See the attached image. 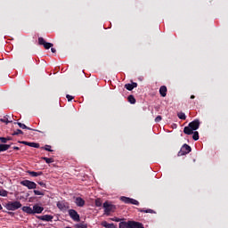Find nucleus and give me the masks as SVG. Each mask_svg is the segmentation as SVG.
I'll return each instance as SVG.
<instances>
[{"label":"nucleus","instance_id":"f704fd0d","mask_svg":"<svg viewBox=\"0 0 228 228\" xmlns=\"http://www.w3.org/2000/svg\"><path fill=\"white\" fill-rule=\"evenodd\" d=\"M66 98L68 99L69 102L72 101V99H74V96L67 94Z\"/></svg>","mask_w":228,"mask_h":228},{"label":"nucleus","instance_id":"f3484780","mask_svg":"<svg viewBox=\"0 0 228 228\" xmlns=\"http://www.w3.org/2000/svg\"><path fill=\"white\" fill-rule=\"evenodd\" d=\"M22 211L28 215H33V208H31V207H23Z\"/></svg>","mask_w":228,"mask_h":228},{"label":"nucleus","instance_id":"2eb2a0df","mask_svg":"<svg viewBox=\"0 0 228 228\" xmlns=\"http://www.w3.org/2000/svg\"><path fill=\"white\" fill-rule=\"evenodd\" d=\"M119 228H131V221L119 223Z\"/></svg>","mask_w":228,"mask_h":228},{"label":"nucleus","instance_id":"4be33fe9","mask_svg":"<svg viewBox=\"0 0 228 228\" xmlns=\"http://www.w3.org/2000/svg\"><path fill=\"white\" fill-rule=\"evenodd\" d=\"M128 102H130V104H135L136 103V99L134 98V96L129 95L128 96Z\"/></svg>","mask_w":228,"mask_h":228},{"label":"nucleus","instance_id":"4468645a","mask_svg":"<svg viewBox=\"0 0 228 228\" xmlns=\"http://www.w3.org/2000/svg\"><path fill=\"white\" fill-rule=\"evenodd\" d=\"M130 228H144L143 224L138 222L131 221V227Z\"/></svg>","mask_w":228,"mask_h":228},{"label":"nucleus","instance_id":"6ab92c4d","mask_svg":"<svg viewBox=\"0 0 228 228\" xmlns=\"http://www.w3.org/2000/svg\"><path fill=\"white\" fill-rule=\"evenodd\" d=\"M10 149V144H0V152H4Z\"/></svg>","mask_w":228,"mask_h":228},{"label":"nucleus","instance_id":"dca6fc26","mask_svg":"<svg viewBox=\"0 0 228 228\" xmlns=\"http://www.w3.org/2000/svg\"><path fill=\"white\" fill-rule=\"evenodd\" d=\"M159 94H160L161 97H167V86H160Z\"/></svg>","mask_w":228,"mask_h":228},{"label":"nucleus","instance_id":"79ce46f5","mask_svg":"<svg viewBox=\"0 0 228 228\" xmlns=\"http://www.w3.org/2000/svg\"><path fill=\"white\" fill-rule=\"evenodd\" d=\"M191 99H195V95H191Z\"/></svg>","mask_w":228,"mask_h":228},{"label":"nucleus","instance_id":"37998d69","mask_svg":"<svg viewBox=\"0 0 228 228\" xmlns=\"http://www.w3.org/2000/svg\"><path fill=\"white\" fill-rule=\"evenodd\" d=\"M0 209H3V206H1V204H0Z\"/></svg>","mask_w":228,"mask_h":228},{"label":"nucleus","instance_id":"4c0bfd02","mask_svg":"<svg viewBox=\"0 0 228 228\" xmlns=\"http://www.w3.org/2000/svg\"><path fill=\"white\" fill-rule=\"evenodd\" d=\"M132 86H133V88H136V86H138V84H136V83H132Z\"/></svg>","mask_w":228,"mask_h":228},{"label":"nucleus","instance_id":"a19ab883","mask_svg":"<svg viewBox=\"0 0 228 228\" xmlns=\"http://www.w3.org/2000/svg\"><path fill=\"white\" fill-rule=\"evenodd\" d=\"M51 51H52V53H56V49H54V48H52Z\"/></svg>","mask_w":228,"mask_h":228},{"label":"nucleus","instance_id":"2f4dec72","mask_svg":"<svg viewBox=\"0 0 228 228\" xmlns=\"http://www.w3.org/2000/svg\"><path fill=\"white\" fill-rule=\"evenodd\" d=\"M43 149L48 152H53V150H51V145H45Z\"/></svg>","mask_w":228,"mask_h":228},{"label":"nucleus","instance_id":"a211bd4d","mask_svg":"<svg viewBox=\"0 0 228 228\" xmlns=\"http://www.w3.org/2000/svg\"><path fill=\"white\" fill-rule=\"evenodd\" d=\"M102 227H105V228H116L114 224H109L106 221H103L102 223Z\"/></svg>","mask_w":228,"mask_h":228},{"label":"nucleus","instance_id":"a878e982","mask_svg":"<svg viewBox=\"0 0 228 228\" xmlns=\"http://www.w3.org/2000/svg\"><path fill=\"white\" fill-rule=\"evenodd\" d=\"M34 195H40L41 197H44V195H45V193H44V191H42L34 190Z\"/></svg>","mask_w":228,"mask_h":228},{"label":"nucleus","instance_id":"cd10ccee","mask_svg":"<svg viewBox=\"0 0 228 228\" xmlns=\"http://www.w3.org/2000/svg\"><path fill=\"white\" fill-rule=\"evenodd\" d=\"M19 127H20L21 129H28L31 130V128L28 127L26 125L22 124V123H17Z\"/></svg>","mask_w":228,"mask_h":228},{"label":"nucleus","instance_id":"f03ea898","mask_svg":"<svg viewBox=\"0 0 228 228\" xmlns=\"http://www.w3.org/2000/svg\"><path fill=\"white\" fill-rule=\"evenodd\" d=\"M5 208L8 211H17V209L22 208V204L20 201H9Z\"/></svg>","mask_w":228,"mask_h":228},{"label":"nucleus","instance_id":"6e6552de","mask_svg":"<svg viewBox=\"0 0 228 228\" xmlns=\"http://www.w3.org/2000/svg\"><path fill=\"white\" fill-rule=\"evenodd\" d=\"M69 215L70 218H72V220H74L75 222H79V214H77V212L76 210L69 209Z\"/></svg>","mask_w":228,"mask_h":228},{"label":"nucleus","instance_id":"393cba45","mask_svg":"<svg viewBox=\"0 0 228 228\" xmlns=\"http://www.w3.org/2000/svg\"><path fill=\"white\" fill-rule=\"evenodd\" d=\"M0 197H8V192L4 189H0Z\"/></svg>","mask_w":228,"mask_h":228},{"label":"nucleus","instance_id":"412c9836","mask_svg":"<svg viewBox=\"0 0 228 228\" xmlns=\"http://www.w3.org/2000/svg\"><path fill=\"white\" fill-rule=\"evenodd\" d=\"M9 116L4 117V118H0V122H4V124L12 123V119L8 118Z\"/></svg>","mask_w":228,"mask_h":228},{"label":"nucleus","instance_id":"c756f323","mask_svg":"<svg viewBox=\"0 0 228 228\" xmlns=\"http://www.w3.org/2000/svg\"><path fill=\"white\" fill-rule=\"evenodd\" d=\"M17 134H23L22 130L17 129L16 131H14V132L12 133V135H13V136H15V135H17Z\"/></svg>","mask_w":228,"mask_h":228},{"label":"nucleus","instance_id":"9b49d317","mask_svg":"<svg viewBox=\"0 0 228 228\" xmlns=\"http://www.w3.org/2000/svg\"><path fill=\"white\" fill-rule=\"evenodd\" d=\"M42 211H44L43 207H40L38 205H34L33 206V209H32L33 215H35V213L40 214V213H42Z\"/></svg>","mask_w":228,"mask_h":228},{"label":"nucleus","instance_id":"ea45409f","mask_svg":"<svg viewBox=\"0 0 228 228\" xmlns=\"http://www.w3.org/2000/svg\"><path fill=\"white\" fill-rule=\"evenodd\" d=\"M13 150H14V151H19V147L14 146V147H13Z\"/></svg>","mask_w":228,"mask_h":228},{"label":"nucleus","instance_id":"473e14b6","mask_svg":"<svg viewBox=\"0 0 228 228\" xmlns=\"http://www.w3.org/2000/svg\"><path fill=\"white\" fill-rule=\"evenodd\" d=\"M8 140H10V138L0 137V141L2 142V143H6Z\"/></svg>","mask_w":228,"mask_h":228},{"label":"nucleus","instance_id":"1a4fd4ad","mask_svg":"<svg viewBox=\"0 0 228 228\" xmlns=\"http://www.w3.org/2000/svg\"><path fill=\"white\" fill-rule=\"evenodd\" d=\"M57 208L61 209V211H67L69 209V203L65 201H59L57 202Z\"/></svg>","mask_w":228,"mask_h":228},{"label":"nucleus","instance_id":"9d476101","mask_svg":"<svg viewBox=\"0 0 228 228\" xmlns=\"http://www.w3.org/2000/svg\"><path fill=\"white\" fill-rule=\"evenodd\" d=\"M75 204L78 206V208H83V206H85V200H83V198L77 197L75 200Z\"/></svg>","mask_w":228,"mask_h":228},{"label":"nucleus","instance_id":"72a5a7b5","mask_svg":"<svg viewBox=\"0 0 228 228\" xmlns=\"http://www.w3.org/2000/svg\"><path fill=\"white\" fill-rule=\"evenodd\" d=\"M38 184L42 186L43 188H47V185L44 182H38Z\"/></svg>","mask_w":228,"mask_h":228},{"label":"nucleus","instance_id":"c03bdc74","mask_svg":"<svg viewBox=\"0 0 228 228\" xmlns=\"http://www.w3.org/2000/svg\"><path fill=\"white\" fill-rule=\"evenodd\" d=\"M145 213H149V211H148V210H146V211H145Z\"/></svg>","mask_w":228,"mask_h":228},{"label":"nucleus","instance_id":"0eeeda50","mask_svg":"<svg viewBox=\"0 0 228 228\" xmlns=\"http://www.w3.org/2000/svg\"><path fill=\"white\" fill-rule=\"evenodd\" d=\"M38 44L39 45H44L45 49H51V47H53V45L52 43L45 42V39H44V37L38 38Z\"/></svg>","mask_w":228,"mask_h":228},{"label":"nucleus","instance_id":"39448f33","mask_svg":"<svg viewBox=\"0 0 228 228\" xmlns=\"http://www.w3.org/2000/svg\"><path fill=\"white\" fill-rule=\"evenodd\" d=\"M120 200L125 204H133L134 206H138L140 202L134 199L127 198V197H121Z\"/></svg>","mask_w":228,"mask_h":228},{"label":"nucleus","instance_id":"20e7f679","mask_svg":"<svg viewBox=\"0 0 228 228\" xmlns=\"http://www.w3.org/2000/svg\"><path fill=\"white\" fill-rule=\"evenodd\" d=\"M20 184H22V186H26L28 190H36L37 188V183L29 180H23L20 182Z\"/></svg>","mask_w":228,"mask_h":228},{"label":"nucleus","instance_id":"b1692460","mask_svg":"<svg viewBox=\"0 0 228 228\" xmlns=\"http://www.w3.org/2000/svg\"><path fill=\"white\" fill-rule=\"evenodd\" d=\"M28 147H33L34 149H38L40 147V144H38L37 142H28Z\"/></svg>","mask_w":228,"mask_h":228},{"label":"nucleus","instance_id":"bb28decb","mask_svg":"<svg viewBox=\"0 0 228 228\" xmlns=\"http://www.w3.org/2000/svg\"><path fill=\"white\" fill-rule=\"evenodd\" d=\"M95 206H96L97 208H101V206H102V200H101V199H97V200H95Z\"/></svg>","mask_w":228,"mask_h":228},{"label":"nucleus","instance_id":"f257e3e1","mask_svg":"<svg viewBox=\"0 0 228 228\" xmlns=\"http://www.w3.org/2000/svg\"><path fill=\"white\" fill-rule=\"evenodd\" d=\"M200 127V121L199 119H195L189 123L188 126L183 128L184 134H193V131H197Z\"/></svg>","mask_w":228,"mask_h":228},{"label":"nucleus","instance_id":"423d86ee","mask_svg":"<svg viewBox=\"0 0 228 228\" xmlns=\"http://www.w3.org/2000/svg\"><path fill=\"white\" fill-rule=\"evenodd\" d=\"M190 152H191V147L188 144H183L179 151V156H184L190 154Z\"/></svg>","mask_w":228,"mask_h":228},{"label":"nucleus","instance_id":"ddd939ff","mask_svg":"<svg viewBox=\"0 0 228 228\" xmlns=\"http://www.w3.org/2000/svg\"><path fill=\"white\" fill-rule=\"evenodd\" d=\"M27 174L31 175V177H38L39 175H43L44 173H42L41 171H39V172L27 171Z\"/></svg>","mask_w":228,"mask_h":228},{"label":"nucleus","instance_id":"7c9ffc66","mask_svg":"<svg viewBox=\"0 0 228 228\" xmlns=\"http://www.w3.org/2000/svg\"><path fill=\"white\" fill-rule=\"evenodd\" d=\"M125 88H126V90H129L131 92V90H133V85L132 84H126L125 85Z\"/></svg>","mask_w":228,"mask_h":228},{"label":"nucleus","instance_id":"e433bc0d","mask_svg":"<svg viewBox=\"0 0 228 228\" xmlns=\"http://www.w3.org/2000/svg\"><path fill=\"white\" fill-rule=\"evenodd\" d=\"M161 120H162L161 116H158V117L155 118V122H161Z\"/></svg>","mask_w":228,"mask_h":228},{"label":"nucleus","instance_id":"c9c22d12","mask_svg":"<svg viewBox=\"0 0 228 228\" xmlns=\"http://www.w3.org/2000/svg\"><path fill=\"white\" fill-rule=\"evenodd\" d=\"M112 222H121L122 219L118 218V217H113L111 218Z\"/></svg>","mask_w":228,"mask_h":228},{"label":"nucleus","instance_id":"f8f14e48","mask_svg":"<svg viewBox=\"0 0 228 228\" xmlns=\"http://www.w3.org/2000/svg\"><path fill=\"white\" fill-rule=\"evenodd\" d=\"M39 218L40 220H43V222H52L53 216L49 215H45V216H41Z\"/></svg>","mask_w":228,"mask_h":228},{"label":"nucleus","instance_id":"c85d7f7f","mask_svg":"<svg viewBox=\"0 0 228 228\" xmlns=\"http://www.w3.org/2000/svg\"><path fill=\"white\" fill-rule=\"evenodd\" d=\"M192 139L197 142V140H199V132L195 131L192 133Z\"/></svg>","mask_w":228,"mask_h":228},{"label":"nucleus","instance_id":"aec40b11","mask_svg":"<svg viewBox=\"0 0 228 228\" xmlns=\"http://www.w3.org/2000/svg\"><path fill=\"white\" fill-rule=\"evenodd\" d=\"M41 159H43L44 161H45V163H54V159L53 158H47V157H43L41 158Z\"/></svg>","mask_w":228,"mask_h":228},{"label":"nucleus","instance_id":"7ed1b4c3","mask_svg":"<svg viewBox=\"0 0 228 228\" xmlns=\"http://www.w3.org/2000/svg\"><path fill=\"white\" fill-rule=\"evenodd\" d=\"M103 208H104L105 215H110V213H113V211H115L116 209L115 205L111 204L109 201H106L105 203H103Z\"/></svg>","mask_w":228,"mask_h":228},{"label":"nucleus","instance_id":"58836bf2","mask_svg":"<svg viewBox=\"0 0 228 228\" xmlns=\"http://www.w3.org/2000/svg\"><path fill=\"white\" fill-rule=\"evenodd\" d=\"M21 143H23V145H28V143H29V142L23 141V142H21Z\"/></svg>","mask_w":228,"mask_h":228},{"label":"nucleus","instance_id":"5701e85b","mask_svg":"<svg viewBox=\"0 0 228 228\" xmlns=\"http://www.w3.org/2000/svg\"><path fill=\"white\" fill-rule=\"evenodd\" d=\"M178 118H180L181 120H186V114H184V112H179L177 114Z\"/></svg>","mask_w":228,"mask_h":228}]
</instances>
